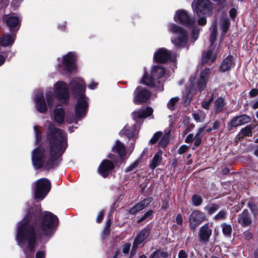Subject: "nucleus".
Segmentation results:
<instances>
[{
    "label": "nucleus",
    "instance_id": "nucleus-1",
    "mask_svg": "<svg viewBox=\"0 0 258 258\" xmlns=\"http://www.w3.org/2000/svg\"><path fill=\"white\" fill-rule=\"evenodd\" d=\"M38 218V220H35V225L39 232L37 235L29 214H27L18 225L16 240L18 245L23 249L25 258H33V252L37 240L40 237V233L45 236L52 235L58 223L57 217L49 212L44 211L40 213Z\"/></svg>",
    "mask_w": 258,
    "mask_h": 258
},
{
    "label": "nucleus",
    "instance_id": "nucleus-2",
    "mask_svg": "<svg viewBox=\"0 0 258 258\" xmlns=\"http://www.w3.org/2000/svg\"><path fill=\"white\" fill-rule=\"evenodd\" d=\"M47 139L49 145V152L39 147L32 153V161L34 168L50 169L54 168L60 162V157L67 147V137L61 130L56 128L50 121L47 122Z\"/></svg>",
    "mask_w": 258,
    "mask_h": 258
},
{
    "label": "nucleus",
    "instance_id": "nucleus-3",
    "mask_svg": "<svg viewBox=\"0 0 258 258\" xmlns=\"http://www.w3.org/2000/svg\"><path fill=\"white\" fill-rule=\"evenodd\" d=\"M69 88L72 95L78 97V99L75 109L76 118L73 120L67 119V121L77 123V118L84 116L87 110L88 98L84 95L86 85L82 79L75 78L70 82Z\"/></svg>",
    "mask_w": 258,
    "mask_h": 258
},
{
    "label": "nucleus",
    "instance_id": "nucleus-4",
    "mask_svg": "<svg viewBox=\"0 0 258 258\" xmlns=\"http://www.w3.org/2000/svg\"><path fill=\"white\" fill-rule=\"evenodd\" d=\"M194 11L199 17L198 20L200 25H204L206 23V19L203 16L209 15L212 10L211 3L209 0H195L191 5Z\"/></svg>",
    "mask_w": 258,
    "mask_h": 258
},
{
    "label": "nucleus",
    "instance_id": "nucleus-5",
    "mask_svg": "<svg viewBox=\"0 0 258 258\" xmlns=\"http://www.w3.org/2000/svg\"><path fill=\"white\" fill-rule=\"evenodd\" d=\"M168 29L169 31L173 34L171 38L172 43L176 47H184L188 40L187 32L174 24L169 25Z\"/></svg>",
    "mask_w": 258,
    "mask_h": 258
},
{
    "label": "nucleus",
    "instance_id": "nucleus-6",
    "mask_svg": "<svg viewBox=\"0 0 258 258\" xmlns=\"http://www.w3.org/2000/svg\"><path fill=\"white\" fill-rule=\"evenodd\" d=\"M210 74V69L206 68L204 69L200 74L199 79L196 80L195 78L191 77L189 81L191 84V88L188 90V93L187 94V101L188 102L190 101L192 96V92L195 90L196 85L200 90H203L206 86L207 78Z\"/></svg>",
    "mask_w": 258,
    "mask_h": 258
},
{
    "label": "nucleus",
    "instance_id": "nucleus-7",
    "mask_svg": "<svg viewBox=\"0 0 258 258\" xmlns=\"http://www.w3.org/2000/svg\"><path fill=\"white\" fill-rule=\"evenodd\" d=\"M164 74L165 70L163 67L160 65L154 66L151 71V77H148L145 73L141 82L149 86L155 87L156 81L158 82L157 80L163 77Z\"/></svg>",
    "mask_w": 258,
    "mask_h": 258
},
{
    "label": "nucleus",
    "instance_id": "nucleus-8",
    "mask_svg": "<svg viewBox=\"0 0 258 258\" xmlns=\"http://www.w3.org/2000/svg\"><path fill=\"white\" fill-rule=\"evenodd\" d=\"M51 188L50 181L47 178H41L35 183L34 188L36 199L42 200L48 194Z\"/></svg>",
    "mask_w": 258,
    "mask_h": 258
},
{
    "label": "nucleus",
    "instance_id": "nucleus-9",
    "mask_svg": "<svg viewBox=\"0 0 258 258\" xmlns=\"http://www.w3.org/2000/svg\"><path fill=\"white\" fill-rule=\"evenodd\" d=\"M55 97L61 103H67L69 100L68 85L63 81H58L53 86Z\"/></svg>",
    "mask_w": 258,
    "mask_h": 258
},
{
    "label": "nucleus",
    "instance_id": "nucleus-10",
    "mask_svg": "<svg viewBox=\"0 0 258 258\" xmlns=\"http://www.w3.org/2000/svg\"><path fill=\"white\" fill-rule=\"evenodd\" d=\"M75 55L72 52H69L62 58V62L59 67H62V70L70 73L76 70Z\"/></svg>",
    "mask_w": 258,
    "mask_h": 258
},
{
    "label": "nucleus",
    "instance_id": "nucleus-11",
    "mask_svg": "<svg viewBox=\"0 0 258 258\" xmlns=\"http://www.w3.org/2000/svg\"><path fill=\"white\" fill-rule=\"evenodd\" d=\"M174 20L176 22H179L188 27H191L195 23V21L190 19L186 12L183 10H179L176 12Z\"/></svg>",
    "mask_w": 258,
    "mask_h": 258
},
{
    "label": "nucleus",
    "instance_id": "nucleus-12",
    "mask_svg": "<svg viewBox=\"0 0 258 258\" xmlns=\"http://www.w3.org/2000/svg\"><path fill=\"white\" fill-rule=\"evenodd\" d=\"M150 96L151 93L148 90L138 87L134 92V102L136 104L146 102Z\"/></svg>",
    "mask_w": 258,
    "mask_h": 258
},
{
    "label": "nucleus",
    "instance_id": "nucleus-13",
    "mask_svg": "<svg viewBox=\"0 0 258 258\" xmlns=\"http://www.w3.org/2000/svg\"><path fill=\"white\" fill-rule=\"evenodd\" d=\"M205 219L204 213L199 211H193L189 216V226L191 229H195L201 224Z\"/></svg>",
    "mask_w": 258,
    "mask_h": 258
},
{
    "label": "nucleus",
    "instance_id": "nucleus-14",
    "mask_svg": "<svg viewBox=\"0 0 258 258\" xmlns=\"http://www.w3.org/2000/svg\"><path fill=\"white\" fill-rule=\"evenodd\" d=\"M34 99L35 107L38 111L40 113L45 112L47 107L41 90H39L35 93Z\"/></svg>",
    "mask_w": 258,
    "mask_h": 258
},
{
    "label": "nucleus",
    "instance_id": "nucleus-15",
    "mask_svg": "<svg viewBox=\"0 0 258 258\" xmlns=\"http://www.w3.org/2000/svg\"><path fill=\"white\" fill-rule=\"evenodd\" d=\"M172 57V54L167 49L164 48H161L159 49L154 53V59L155 61L163 63L165 62L168 60H170Z\"/></svg>",
    "mask_w": 258,
    "mask_h": 258
},
{
    "label": "nucleus",
    "instance_id": "nucleus-16",
    "mask_svg": "<svg viewBox=\"0 0 258 258\" xmlns=\"http://www.w3.org/2000/svg\"><path fill=\"white\" fill-rule=\"evenodd\" d=\"M250 117L246 114L234 117L228 123V127H237L249 122Z\"/></svg>",
    "mask_w": 258,
    "mask_h": 258
},
{
    "label": "nucleus",
    "instance_id": "nucleus-17",
    "mask_svg": "<svg viewBox=\"0 0 258 258\" xmlns=\"http://www.w3.org/2000/svg\"><path fill=\"white\" fill-rule=\"evenodd\" d=\"M157 141H159V145L162 148L166 147L169 142V134H165L162 135L161 132H157L151 139L150 142L152 144H154Z\"/></svg>",
    "mask_w": 258,
    "mask_h": 258
},
{
    "label": "nucleus",
    "instance_id": "nucleus-18",
    "mask_svg": "<svg viewBox=\"0 0 258 258\" xmlns=\"http://www.w3.org/2000/svg\"><path fill=\"white\" fill-rule=\"evenodd\" d=\"M150 230L145 228L142 230L136 237L133 245L132 250L136 251L138 247V245L141 244L149 235Z\"/></svg>",
    "mask_w": 258,
    "mask_h": 258
},
{
    "label": "nucleus",
    "instance_id": "nucleus-19",
    "mask_svg": "<svg viewBox=\"0 0 258 258\" xmlns=\"http://www.w3.org/2000/svg\"><path fill=\"white\" fill-rule=\"evenodd\" d=\"M153 112V109L151 107H148L133 112L132 116L135 120L137 121L138 119L146 118L150 116Z\"/></svg>",
    "mask_w": 258,
    "mask_h": 258
},
{
    "label": "nucleus",
    "instance_id": "nucleus-20",
    "mask_svg": "<svg viewBox=\"0 0 258 258\" xmlns=\"http://www.w3.org/2000/svg\"><path fill=\"white\" fill-rule=\"evenodd\" d=\"M114 167L112 162L108 160H104L99 168V173L104 177H106L109 174V171Z\"/></svg>",
    "mask_w": 258,
    "mask_h": 258
},
{
    "label": "nucleus",
    "instance_id": "nucleus-21",
    "mask_svg": "<svg viewBox=\"0 0 258 258\" xmlns=\"http://www.w3.org/2000/svg\"><path fill=\"white\" fill-rule=\"evenodd\" d=\"M152 198H146L140 203L135 205L132 208L129 212L132 214H136L138 212H140L147 207L152 202Z\"/></svg>",
    "mask_w": 258,
    "mask_h": 258
},
{
    "label": "nucleus",
    "instance_id": "nucleus-22",
    "mask_svg": "<svg viewBox=\"0 0 258 258\" xmlns=\"http://www.w3.org/2000/svg\"><path fill=\"white\" fill-rule=\"evenodd\" d=\"M212 234V230L209 227L208 224L202 226L199 230V237L200 239L205 242H207Z\"/></svg>",
    "mask_w": 258,
    "mask_h": 258
},
{
    "label": "nucleus",
    "instance_id": "nucleus-23",
    "mask_svg": "<svg viewBox=\"0 0 258 258\" xmlns=\"http://www.w3.org/2000/svg\"><path fill=\"white\" fill-rule=\"evenodd\" d=\"M139 131V127L136 125H126L120 131L121 135H125L128 138H132L135 136Z\"/></svg>",
    "mask_w": 258,
    "mask_h": 258
},
{
    "label": "nucleus",
    "instance_id": "nucleus-24",
    "mask_svg": "<svg viewBox=\"0 0 258 258\" xmlns=\"http://www.w3.org/2000/svg\"><path fill=\"white\" fill-rule=\"evenodd\" d=\"M5 20L7 26L11 31L13 29H16L17 31L19 29L21 21L19 17L15 16H10L6 17Z\"/></svg>",
    "mask_w": 258,
    "mask_h": 258
},
{
    "label": "nucleus",
    "instance_id": "nucleus-25",
    "mask_svg": "<svg viewBox=\"0 0 258 258\" xmlns=\"http://www.w3.org/2000/svg\"><path fill=\"white\" fill-rule=\"evenodd\" d=\"M163 152L161 150L158 151L154 155L153 158L151 160L150 163V167L152 169H155L157 166H159L162 161V156Z\"/></svg>",
    "mask_w": 258,
    "mask_h": 258
},
{
    "label": "nucleus",
    "instance_id": "nucleus-26",
    "mask_svg": "<svg viewBox=\"0 0 258 258\" xmlns=\"http://www.w3.org/2000/svg\"><path fill=\"white\" fill-rule=\"evenodd\" d=\"M64 112L61 108H56L53 111V117L56 122L58 123H62L64 119Z\"/></svg>",
    "mask_w": 258,
    "mask_h": 258
},
{
    "label": "nucleus",
    "instance_id": "nucleus-27",
    "mask_svg": "<svg viewBox=\"0 0 258 258\" xmlns=\"http://www.w3.org/2000/svg\"><path fill=\"white\" fill-rule=\"evenodd\" d=\"M15 40V36L14 35L6 34L4 35L1 39L0 44L3 46H11Z\"/></svg>",
    "mask_w": 258,
    "mask_h": 258
},
{
    "label": "nucleus",
    "instance_id": "nucleus-28",
    "mask_svg": "<svg viewBox=\"0 0 258 258\" xmlns=\"http://www.w3.org/2000/svg\"><path fill=\"white\" fill-rule=\"evenodd\" d=\"M233 57L231 55H228L224 59L220 67V70L222 72H225L230 69L233 65Z\"/></svg>",
    "mask_w": 258,
    "mask_h": 258
},
{
    "label": "nucleus",
    "instance_id": "nucleus-29",
    "mask_svg": "<svg viewBox=\"0 0 258 258\" xmlns=\"http://www.w3.org/2000/svg\"><path fill=\"white\" fill-rule=\"evenodd\" d=\"M238 221L239 223L244 226L249 225L251 221L248 217V212L247 210L243 211L242 213L239 215L238 218Z\"/></svg>",
    "mask_w": 258,
    "mask_h": 258
},
{
    "label": "nucleus",
    "instance_id": "nucleus-30",
    "mask_svg": "<svg viewBox=\"0 0 258 258\" xmlns=\"http://www.w3.org/2000/svg\"><path fill=\"white\" fill-rule=\"evenodd\" d=\"M112 151L118 154L121 158H123L125 156V147L119 141H116L115 146L112 148Z\"/></svg>",
    "mask_w": 258,
    "mask_h": 258
},
{
    "label": "nucleus",
    "instance_id": "nucleus-31",
    "mask_svg": "<svg viewBox=\"0 0 258 258\" xmlns=\"http://www.w3.org/2000/svg\"><path fill=\"white\" fill-rule=\"evenodd\" d=\"M216 58V54L213 52L212 48L209 49L205 54L203 56V61L204 63H208L210 62H213Z\"/></svg>",
    "mask_w": 258,
    "mask_h": 258
},
{
    "label": "nucleus",
    "instance_id": "nucleus-32",
    "mask_svg": "<svg viewBox=\"0 0 258 258\" xmlns=\"http://www.w3.org/2000/svg\"><path fill=\"white\" fill-rule=\"evenodd\" d=\"M226 103L222 97L218 98L215 102V109L216 112H220L222 111Z\"/></svg>",
    "mask_w": 258,
    "mask_h": 258
},
{
    "label": "nucleus",
    "instance_id": "nucleus-33",
    "mask_svg": "<svg viewBox=\"0 0 258 258\" xmlns=\"http://www.w3.org/2000/svg\"><path fill=\"white\" fill-rule=\"evenodd\" d=\"M46 98L48 106L49 108H52L53 104V101L55 96L53 92L51 90H47L46 92Z\"/></svg>",
    "mask_w": 258,
    "mask_h": 258
},
{
    "label": "nucleus",
    "instance_id": "nucleus-34",
    "mask_svg": "<svg viewBox=\"0 0 258 258\" xmlns=\"http://www.w3.org/2000/svg\"><path fill=\"white\" fill-rule=\"evenodd\" d=\"M221 227L222 228V232L224 236L228 237H230L232 232L231 226L224 223L221 224Z\"/></svg>",
    "mask_w": 258,
    "mask_h": 258
},
{
    "label": "nucleus",
    "instance_id": "nucleus-35",
    "mask_svg": "<svg viewBox=\"0 0 258 258\" xmlns=\"http://www.w3.org/2000/svg\"><path fill=\"white\" fill-rule=\"evenodd\" d=\"M192 116L197 122L203 121L206 117V113L201 110H198L197 112L192 113Z\"/></svg>",
    "mask_w": 258,
    "mask_h": 258
},
{
    "label": "nucleus",
    "instance_id": "nucleus-36",
    "mask_svg": "<svg viewBox=\"0 0 258 258\" xmlns=\"http://www.w3.org/2000/svg\"><path fill=\"white\" fill-rule=\"evenodd\" d=\"M212 32L211 34V36L210 38V41L211 42V47H212V45L213 43H214L216 38V35H217V24L216 23H214L212 25Z\"/></svg>",
    "mask_w": 258,
    "mask_h": 258
},
{
    "label": "nucleus",
    "instance_id": "nucleus-37",
    "mask_svg": "<svg viewBox=\"0 0 258 258\" xmlns=\"http://www.w3.org/2000/svg\"><path fill=\"white\" fill-rule=\"evenodd\" d=\"M230 24L229 20L228 18H222L221 19V26L224 33L228 31L230 26Z\"/></svg>",
    "mask_w": 258,
    "mask_h": 258
},
{
    "label": "nucleus",
    "instance_id": "nucleus-38",
    "mask_svg": "<svg viewBox=\"0 0 258 258\" xmlns=\"http://www.w3.org/2000/svg\"><path fill=\"white\" fill-rule=\"evenodd\" d=\"M219 208L218 205L215 204H209L205 207V210L207 211L209 214H212L215 212Z\"/></svg>",
    "mask_w": 258,
    "mask_h": 258
},
{
    "label": "nucleus",
    "instance_id": "nucleus-39",
    "mask_svg": "<svg viewBox=\"0 0 258 258\" xmlns=\"http://www.w3.org/2000/svg\"><path fill=\"white\" fill-rule=\"evenodd\" d=\"M192 203L196 206H200L202 203V198L197 195H194L191 198Z\"/></svg>",
    "mask_w": 258,
    "mask_h": 258
},
{
    "label": "nucleus",
    "instance_id": "nucleus-40",
    "mask_svg": "<svg viewBox=\"0 0 258 258\" xmlns=\"http://www.w3.org/2000/svg\"><path fill=\"white\" fill-rule=\"evenodd\" d=\"M178 101L179 98L178 97H174L171 98L167 104L168 108L171 110H174V106Z\"/></svg>",
    "mask_w": 258,
    "mask_h": 258
},
{
    "label": "nucleus",
    "instance_id": "nucleus-41",
    "mask_svg": "<svg viewBox=\"0 0 258 258\" xmlns=\"http://www.w3.org/2000/svg\"><path fill=\"white\" fill-rule=\"evenodd\" d=\"M251 126H247L241 129V132L242 134L244 136H250L252 134L251 130L253 128Z\"/></svg>",
    "mask_w": 258,
    "mask_h": 258
},
{
    "label": "nucleus",
    "instance_id": "nucleus-42",
    "mask_svg": "<svg viewBox=\"0 0 258 258\" xmlns=\"http://www.w3.org/2000/svg\"><path fill=\"white\" fill-rule=\"evenodd\" d=\"M226 213L224 211H220L215 216V219L217 220H222L225 218L226 216Z\"/></svg>",
    "mask_w": 258,
    "mask_h": 258
},
{
    "label": "nucleus",
    "instance_id": "nucleus-43",
    "mask_svg": "<svg viewBox=\"0 0 258 258\" xmlns=\"http://www.w3.org/2000/svg\"><path fill=\"white\" fill-rule=\"evenodd\" d=\"M39 126H34V130L35 132V137H36V142L38 143L41 140V133L40 131L39 130Z\"/></svg>",
    "mask_w": 258,
    "mask_h": 258
},
{
    "label": "nucleus",
    "instance_id": "nucleus-44",
    "mask_svg": "<svg viewBox=\"0 0 258 258\" xmlns=\"http://www.w3.org/2000/svg\"><path fill=\"white\" fill-rule=\"evenodd\" d=\"M139 163V161H136L126 168L125 172H128L134 170L138 166Z\"/></svg>",
    "mask_w": 258,
    "mask_h": 258
},
{
    "label": "nucleus",
    "instance_id": "nucleus-45",
    "mask_svg": "<svg viewBox=\"0 0 258 258\" xmlns=\"http://www.w3.org/2000/svg\"><path fill=\"white\" fill-rule=\"evenodd\" d=\"M139 163V161H136L126 168L125 172H128L134 170L138 166Z\"/></svg>",
    "mask_w": 258,
    "mask_h": 258
},
{
    "label": "nucleus",
    "instance_id": "nucleus-46",
    "mask_svg": "<svg viewBox=\"0 0 258 258\" xmlns=\"http://www.w3.org/2000/svg\"><path fill=\"white\" fill-rule=\"evenodd\" d=\"M158 253L160 254V257L165 258L167 257L168 255V254L167 252L161 251L159 250H157L151 254V258H152V256H153V255H156L157 254H158Z\"/></svg>",
    "mask_w": 258,
    "mask_h": 258
},
{
    "label": "nucleus",
    "instance_id": "nucleus-47",
    "mask_svg": "<svg viewBox=\"0 0 258 258\" xmlns=\"http://www.w3.org/2000/svg\"><path fill=\"white\" fill-rule=\"evenodd\" d=\"M213 97H211V98L209 99L208 100L203 101L202 103V107L206 109H208L210 107V105L211 103L212 102V101H213Z\"/></svg>",
    "mask_w": 258,
    "mask_h": 258
},
{
    "label": "nucleus",
    "instance_id": "nucleus-48",
    "mask_svg": "<svg viewBox=\"0 0 258 258\" xmlns=\"http://www.w3.org/2000/svg\"><path fill=\"white\" fill-rule=\"evenodd\" d=\"M131 244L128 243H125L123 245L122 251L124 253H127L130 249Z\"/></svg>",
    "mask_w": 258,
    "mask_h": 258
},
{
    "label": "nucleus",
    "instance_id": "nucleus-49",
    "mask_svg": "<svg viewBox=\"0 0 258 258\" xmlns=\"http://www.w3.org/2000/svg\"><path fill=\"white\" fill-rule=\"evenodd\" d=\"M178 258H187V253L184 250H179L178 254Z\"/></svg>",
    "mask_w": 258,
    "mask_h": 258
},
{
    "label": "nucleus",
    "instance_id": "nucleus-50",
    "mask_svg": "<svg viewBox=\"0 0 258 258\" xmlns=\"http://www.w3.org/2000/svg\"><path fill=\"white\" fill-rule=\"evenodd\" d=\"M188 149V147L186 145H182L178 150V153L180 154H182L185 152Z\"/></svg>",
    "mask_w": 258,
    "mask_h": 258
},
{
    "label": "nucleus",
    "instance_id": "nucleus-51",
    "mask_svg": "<svg viewBox=\"0 0 258 258\" xmlns=\"http://www.w3.org/2000/svg\"><path fill=\"white\" fill-rule=\"evenodd\" d=\"M23 0H13L11 5L15 9L18 7Z\"/></svg>",
    "mask_w": 258,
    "mask_h": 258
},
{
    "label": "nucleus",
    "instance_id": "nucleus-52",
    "mask_svg": "<svg viewBox=\"0 0 258 258\" xmlns=\"http://www.w3.org/2000/svg\"><path fill=\"white\" fill-rule=\"evenodd\" d=\"M199 31H200V30L198 29V28H195L193 30L192 36H193V38L195 39V40H196L198 39Z\"/></svg>",
    "mask_w": 258,
    "mask_h": 258
},
{
    "label": "nucleus",
    "instance_id": "nucleus-53",
    "mask_svg": "<svg viewBox=\"0 0 258 258\" xmlns=\"http://www.w3.org/2000/svg\"><path fill=\"white\" fill-rule=\"evenodd\" d=\"M109 233H110V228H104V229L102 232V238H106L107 236L109 235Z\"/></svg>",
    "mask_w": 258,
    "mask_h": 258
},
{
    "label": "nucleus",
    "instance_id": "nucleus-54",
    "mask_svg": "<svg viewBox=\"0 0 258 258\" xmlns=\"http://www.w3.org/2000/svg\"><path fill=\"white\" fill-rule=\"evenodd\" d=\"M36 258H45V252L44 251H38L36 254Z\"/></svg>",
    "mask_w": 258,
    "mask_h": 258
},
{
    "label": "nucleus",
    "instance_id": "nucleus-55",
    "mask_svg": "<svg viewBox=\"0 0 258 258\" xmlns=\"http://www.w3.org/2000/svg\"><path fill=\"white\" fill-rule=\"evenodd\" d=\"M258 94V90L257 89H252L249 93L250 97H254Z\"/></svg>",
    "mask_w": 258,
    "mask_h": 258
},
{
    "label": "nucleus",
    "instance_id": "nucleus-56",
    "mask_svg": "<svg viewBox=\"0 0 258 258\" xmlns=\"http://www.w3.org/2000/svg\"><path fill=\"white\" fill-rule=\"evenodd\" d=\"M176 222L179 225H182L183 220L181 214H178L176 217Z\"/></svg>",
    "mask_w": 258,
    "mask_h": 258
},
{
    "label": "nucleus",
    "instance_id": "nucleus-57",
    "mask_svg": "<svg viewBox=\"0 0 258 258\" xmlns=\"http://www.w3.org/2000/svg\"><path fill=\"white\" fill-rule=\"evenodd\" d=\"M104 212V211L102 210V211H100V213H99V214L97 217V219H96V221L98 223L102 221V220L103 219Z\"/></svg>",
    "mask_w": 258,
    "mask_h": 258
},
{
    "label": "nucleus",
    "instance_id": "nucleus-58",
    "mask_svg": "<svg viewBox=\"0 0 258 258\" xmlns=\"http://www.w3.org/2000/svg\"><path fill=\"white\" fill-rule=\"evenodd\" d=\"M194 140V135L191 134H189L186 138L185 142L187 143H191Z\"/></svg>",
    "mask_w": 258,
    "mask_h": 258
},
{
    "label": "nucleus",
    "instance_id": "nucleus-59",
    "mask_svg": "<svg viewBox=\"0 0 258 258\" xmlns=\"http://www.w3.org/2000/svg\"><path fill=\"white\" fill-rule=\"evenodd\" d=\"M229 15L231 18H234L236 15V10L234 8L231 9L229 12Z\"/></svg>",
    "mask_w": 258,
    "mask_h": 258
},
{
    "label": "nucleus",
    "instance_id": "nucleus-60",
    "mask_svg": "<svg viewBox=\"0 0 258 258\" xmlns=\"http://www.w3.org/2000/svg\"><path fill=\"white\" fill-rule=\"evenodd\" d=\"M220 126V123L219 121H216L213 124V128L214 130H218Z\"/></svg>",
    "mask_w": 258,
    "mask_h": 258
},
{
    "label": "nucleus",
    "instance_id": "nucleus-61",
    "mask_svg": "<svg viewBox=\"0 0 258 258\" xmlns=\"http://www.w3.org/2000/svg\"><path fill=\"white\" fill-rule=\"evenodd\" d=\"M196 140L195 141L194 145L197 147L199 146L201 143V138L200 137H195Z\"/></svg>",
    "mask_w": 258,
    "mask_h": 258
},
{
    "label": "nucleus",
    "instance_id": "nucleus-62",
    "mask_svg": "<svg viewBox=\"0 0 258 258\" xmlns=\"http://www.w3.org/2000/svg\"><path fill=\"white\" fill-rule=\"evenodd\" d=\"M204 130V127H201V128H200L198 130V132H197V134H196V135L195 136V137H200V136L201 135H202Z\"/></svg>",
    "mask_w": 258,
    "mask_h": 258
},
{
    "label": "nucleus",
    "instance_id": "nucleus-63",
    "mask_svg": "<svg viewBox=\"0 0 258 258\" xmlns=\"http://www.w3.org/2000/svg\"><path fill=\"white\" fill-rule=\"evenodd\" d=\"M98 84L95 82H91L90 85L88 86V88L90 89L93 90L95 88V87L97 86Z\"/></svg>",
    "mask_w": 258,
    "mask_h": 258
},
{
    "label": "nucleus",
    "instance_id": "nucleus-64",
    "mask_svg": "<svg viewBox=\"0 0 258 258\" xmlns=\"http://www.w3.org/2000/svg\"><path fill=\"white\" fill-rule=\"evenodd\" d=\"M244 237L247 240H249L252 238V234L250 233L247 232L245 233Z\"/></svg>",
    "mask_w": 258,
    "mask_h": 258
}]
</instances>
